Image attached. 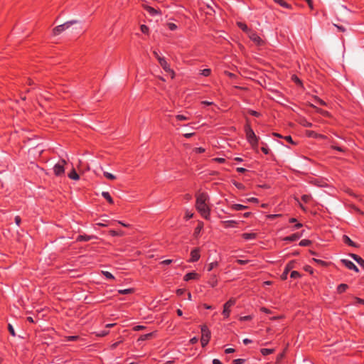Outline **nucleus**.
Segmentation results:
<instances>
[{
	"mask_svg": "<svg viewBox=\"0 0 364 364\" xmlns=\"http://www.w3.org/2000/svg\"><path fill=\"white\" fill-rule=\"evenodd\" d=\"M196 208L200 215L205 220L210 217V208L209 206L210 197L205 192H198L196 195Z\"/></svg>",
	"mask_w": 364,
	"mask_h": 364,
	"instance_id": "1",
	"label": "nucleus"
},
{
	"mask_svg": "<svg viewBox=\"0 0 364 364\" xmlns=\"http://www.w3.org/2000/svg\"><path fill=\"white\" fill-rule=\"evenodd\" d=\"M200 331H201V338H200L201 346H202V347H205L210 340L211 333L206 325H202L200 326Z\"/></svg>",
	"mask_w": 364,
	"mask_h": 364,
	"instance_id": "2",
	"label": "nucleus"
},
{
	"mask_svg": "<svg viewBox=\"0 0 364 364\" xmlns=\"http://www.w3.org/2000/svg\"><path fill=\"white\" fill-rule=\"evenodd\" d=\"M66 161L64 159L58 161L53 167V172L56 176H62L65 173V165Z\"/></svg>",
	"mask_w": 364,
	"mask_h": 364,
	"instance_id": "3",
	"label": "nucleus"
},
{
	"mask_svg": "<svg viewBox=\"0 0 364 364\" xmlns=\"http://www.w3.org/2000/svg\"><path fill=\"white\" fill-rule=\"evenodd\" d=\"M235 304V299H230L227 302H225L223 305V315L224 318H228L231 312V307L234 306Z\"/></svg>",
	"mask_w": 364,
	"mask_h": 364,
	"instance_id": "4",
	"label": "nucleus"
},
{
	"mask_svg": "<svg viewBox=\"0 0 364 364\" xmlns=\"http://www.w3.org/2000/svg\"><path fill=\"white\" fill-rule=\"evenodd\" d=\"M76 21H67L63 24L59 25L56 27H55L53 30V33L54 36H58L63 31H65L67 28H68L71 25L76 23Z\"/></svg>",
	"mask_w": 364,
	"mask_h": 364,
	"instance_id": "5",
	"label": "nucleus"
},
{
	"mask_svg": "<svg viewBox=\"0 0 364 364\" xmlns=\"http://www.w3.org/2000/svg\"><path fill=\"white\" fill-rule=\"evenodd\" d=\"M245 132L248 143L254 141H255V139H259L249 124H245Z\"/></svg>",
	"mask_w": 364,
	"mask_h": 364,
	"instance_id": "6",
	"label": "nucleus"
},
{
	"mask_svg": "<svg viewBox=\"0 0 364 364\" xmlns=\"http://www.w3.org/2000/svg\"><path fill=\"white\" fill-rule=\"evenodd\" d=\"M159 63L162 67V68L166 71V73H168L171 75V78H173L175 76L174 71L170 68L169 64L167 63L165 58H159Z\"/></svg>",
	"mask_w": 364,
	"mask_h": 364,
	"instance_id": "7",
	"label": "nucleus"
},
{
	"mask_svg": "<svg viewBox=\"0 0 364 364\" xmlns=\"http://www.w3.org/2000/svg\"><path fill=\"white\" fill-rule=\"evenodd\" d=\"M248 36L251 41H252L255 44L258 46H260L263 43V41L258 36V34L252 30L249 32Z\"/></svg>",
	"mask_w": 364,
	"mask_h": 364,
	"instance_id": "8",
	"label": "nucleus"
},
{
	"mask_svg": "<svg viewBox=\"0 0 364 364\" xmlns=\"http://www.w3.org/2000/svg\"><path fill=\"white\" fill-rule=\"evenodd\" d=\"M200 257V249L196 247L191 250V257L188 259L189 262H196L199 260Z\"/></svg>",
	"mask_w": 364,
	"mask_h": 364,
	"instance_id": "9",
	"label": "nucleus"
},
{
	"mask_svg": "<svg viewBox=\"0 0 364 364\" xmlns=\"http://www.w3.org/2000/svg\"><path fill=\"white\" fill-rule=\"evenodd\" d=\"M341 262L347 267L348 269L354 270L355 272H358L359 269L356 267V265L350 260L343 259H341Z\"/></svg>",
	"mask_w": 364,
	"mask_h": 364,
	"instance_id": "10",
	"label": "nucleus"
},
{
	"mask_svg": "<svg viewBox=\"0 0 364 364\" xmlns=\"http://www.w3.org/2000/svg\"><path fill=\"white\" fill-rule=\"evenodd\" d=\"M294 261H291L289 262V263L287 264L285 268H284V270L283 272V273L281 275V278L284 280L287 279V275L289 272V271L294 268Z\"/></svg>",
	"mask_w": 364,
	"mask_h": 364,
	"instance_id": "11",
	"label": "nucleus"
},
{
	"mask_svg": "<svg viewBox=\"0 0 364 364\" xmlns=\"http://www.w3.org/2000/svg\"><path fill=\"white\" fill-rule=\"evenodd\" d=\"M199 278H200V275L198 273H196L195 272H188L186 274H185V276L183 277V280L186 282H188L190 280H198V279H199Z\"/></svg>",
	"mask_w": 364,
	"mask_h": 364,
	"instance_id": "12",
	"label": "nucleus"
},
{
	"mask_svg": "<svg viewBox=\"0 0 364 364\" xmlns=\"http://www.w3.org/2000/svg\"><path fill=\"white\" fill-rule=\"evenodd\" d=\"M302 236V233L296 232L289 236L284 237L285 242H294L298 240Z\"/></svg>",
	"mask_w": 364,
	"mask_h": 364,
	"instance_id": "13",
	"label": "nucleus"
},
{
	"mask_svg": "<svg viewBox=\"0 0 364 364\" xmlns=\"http://www.w3.org/2000/svg\"><path fill=\"white\" fill-rule=\"evenodd\" d=\"M218 282V276L216 274H210V277H209V279L208 281V284L210 287H215L217 286Z\"/></svg>",
	"mask_w": 364,
	"mask_h": 364,
	"instance_id": "14",
	"label": "nucleus"
},
{
	"mask_svg": "<svg viewBox=\"0 0 364 364\" xmlns=\"http://www.w3.org/2000/svg\"><path fill=\"white\" fill-rule=\"evenodd\" d=\"M350 256L364 269V259L355 254H350Z\"/></svg>",
	"mask_w": 364,
	"mask_h": 364,
	"instance_id": "15",
	"label": "nucleus"
},
{
	"mask_svg": "<svg viewBox=\"0 0 364 364\" xmlns=\"http://www.w3.org/2000/svg\"><path fill=\"white\" fill-rule=\"evenodd\" d=\"M242 237L245 240H252L257 237V234L255 232H245L242 234Z\"/></svg>",
	"mask_w": 364,
	"mask_h": 364,
	"instance_id": "16",
	"label": "nucleus"
},
{
	"mask_svg": "<svg viewBox=\"0 0 364 364\" xmlns=\"http://www.w3.org/2000/svg\"><path fill=\"white\" fill-rule=\"evenodd\" d=\"M230 208L232 210H242L248 208V206L242 204H232L230 206Z\"/></svg>",
	"mask_w": 364,
	"mask_h": 364,
	"instance_id": "17",
	"label": "nucleus"
},
{
	"mask_svg": "<svg viewBox=\"0 0 364 364\" xmlns=\"http://www.w3.org/2000/svg\"><path fill=\"white\" fill-rule=\"evenodd\" d=\"M343 241L344 243L347 244L350 247H357L356 244L348 236L346 235L343 236Z\"/></svg>",
	"mask_w": 364,
	"mask_h": 364,
	"instance_id": "18",
	"label": "nucleus"
},
{
	"mask_svg": "<svg viewBox=\"0 0 364 364\" xmlns=\"http://www.w3.org/2000/svg\"><path fill=\"white\" fill-rule=\"evenodd\" d=\"M92 238H93V236L86 235H80L77 237V241H79V242H82V241L87 242V241H90V240H92Z\"/></svg>",
	"mask_w": 364,
	"mask_h": 364,
	"instance_id": "19",
	"label": "nucleus"
},
{
	"mask_svg": "<svg viewBox=\"0 0 364 364\" xmlns=\"http://www.w3.org/2000/svg\"><path fill=\"white\" fill-rule=\"evenodd\" d=\"M102 196L105 200H107L109 203L112 204L114 203V200H113L112 198L111 197V196H110L109 192L103 191L102 193Z\"/></svg>",
	"mask_w": 364,
	"mask_h": 364,
	"instance_id": "20",
	"label": "nucleus"
},
{
	"mask_svg": "<svg viewBox=\"0 0 364 364\" xmlns=\"http://www.w3.org/2000/svg\"><path fill=\"white\" fill-rule=\"evenodd\" d=\"M237 26L241 29L244 32L247 33V34L249 33V32L251 31V29H250L247 26L245 23H242V22H237Z\"/></svg>",
	"mask_w": 364,
	"mask_h": 364,
	"instance_id": "21",
	"label": "nucleus"
},
{
	"mask_svg": "<svg viewBox=\"0 0 364 364\" xmlns=\"http://www.w3.org/2000/svg\"><path fill=\"white\" fill-rule=\"evenodd\" d=\"M203 226H204L203 223L201 221H199L198 223V225L196 226V228H195V230H194V235L196 236H198L200 234V231L203 228Z\"/></svg>",
	"mask_w": 364,
	"mask_h": 364,
	"instance_id": "22",
	"label": "nucleus"
},
{
	"mask_svg": "<svg viewBox=\"0 0 364 364\" xmlns=\"http://www.w3.org/2000/svg\"><path fill=\"white\" fill-rule=\"evenodd\" d=\"M274 2L279 4L281 6L286 8V9H290L291 5L286 2L285 0H274Z\"/></svg>",
	"mask_w": 364,
	"mask_h": 364,
	"instance_id": "23",
	"label": "nucleus"
},
{
	"mask_svg": "<svg viewBox=\"0 0 364 364\" xmlns=\"http://www.w3.org/2000/svg\"><path fill=\"white\" fill-rule=\"evenodd\" d=\"M348 285L346 284H341L337 287V291L339 294L343 293L348 289Z\"/></svg>",
	"mask_w": 364,
	"mask_h": 364,
	"instance_id": "24",
	"label": "nucleus"
},
{
	"mask_svg": "<svg viewBox=\"0 0 364 364\" xmlns=\"http://www.w3.org/2000/svg\"><path fill=\"white\" fill-rule=\"evenodd\" d=\"M68 177L73 180H78L80 178L75 169H73L72 171L70 172Z\"/></svg>",
	"mask_w": 364,
	"mask_h": 364,
	"instance_id": "25",
	"label": "nucleus"
},
{
	"mask_svg": "<svg viewBox=\"0 0 364 364\" xmlns=\"http://www.w3.org/2000/svg\"><path fill=\"white\" fill-rule=\"evenodd\" d=\"M274 352V349H270V348H262L260 350V353H262V355L264 356H266V355H270L272 354V353Z\"/></svg>",
	"mask_w": 364,
	"mask_h": 364,
	"instance_id": "26",
	"label": "nucleus"
},
{
	"mask_svg": "<svg viewBox=\"0 0 364 364\" xmlns=\"http://www.w3.org/2000/svg\"><path fill=\"white\" fill-rule=\"evenodd\" d=\"M224 224H225V227H235V225L237 224V222L236 220H226L223 222Z\"/></svg>",
	"mask_w": 364,
	"mask_h": 364,
	"instance_id": "27",
	"label": "nucleus"
},
{
	"mask_svg": "<svg viewBox=\"0 0 364 364\" xmlns=\"http://www.w3.org/2000/svg\"><path fill=\"white\" fill-rule=\"evenodd\" d=\"M311 244V241L307 239L302 240L299 242V245L301 247H307Z\"/></svg>",
	"mask_w": 364,
	"mask_h": 364,
	"instance_id": "28",
	"label": "nucleus"
},
{
	"mask_svg": "<svg viewBox=\"0 0 364 364\" xmlns=\"http://www.w3.org/2000/svg\"><path fill=\"white\" fill-rule=\"evenodd\" d=\"M133 292V289H119L118 290V293L119 294H131Z\"/></svg>",
	"mask_w": 364,
	"mask_h": 364,
	"instance_id": "29",
	"label": "nucleus"
},
{
	"mask_svg": "<svg viewBox=\"0 0 364 364\" xmlns=\"http://www.w3.org/2000/svg\"><path fill=\"white\" fill-rule=\"evenodd\" d=\"M103 175H104V176L105 178H107L109 180H114V179H116V176L114 175H113L112 173H109V172H107V171H104L103 172Z\"/></svg>",
	"mask_w": 364,
	"mask_h": 364,
	"instance_id": "30",
	"label": "nucleus"
},
{
	"mask_svg": "<svg viewBox=\"0 0 364 364\" xmlns=\"http://www.w3.org/2000/svg\"><path fill=\"white\" fill-rule=\"evenodd\" d=\"M218 262H213L211 263H210L208 266V272H210L212 271L215 267H218Z\"/></svg>",
	"mask_w": 364,
	"mask_h": 364,
	"instance_id": "31",
	"label": "nucleus"
},
{
	"mask_svg": "<svg viewBox=\"0 0 364 364\" xmlns=\"http://www.w3.org/2000/svg\"><path fill=\"white\" fill-rule=\"evenodd\" d=\"M102 274L108 279H114V277L113 274L107 271H102Z\"/></svg>",
	"mask_w": 364,
	"mask_h": 364,
	"instance_id": "32",
	"label": "nucleus"
},
{
	"mask_svg": "<svg viewBox=\"0 0 364 364\" xmlns=\"http://www.w3.org/2000/svg\"><path fill=\"white\" fill-rule=\"evenodd\" d=\"M210 73H211V70L209 68H205V69L200 70V75H202L205 77L209 76L210 75Z\"/></svg>",
	"mask_w": 364,
	"mask_h": 364,
	"instance_id": "33",
	"label": "nucleus"
},
{
	"mask_svg": "<svg viewBox=\"0 0 364 364\" xmlns=\"http://www.w3.org/2000/svg\"><path fill=\"white\" fill-rule=\"evenodd\" d=\"M152 335H153V333H149L141 335L139 337V341H145L146 339H149V338H151L152 336Z\"/></svg>",
	"mask_w": 364,
	"mask_h": 364,
	"instance_id": "34",
	"label": "nucleus"
},
{
	"mask_svg": "<svg viewBox=\"0 0 364 364\" xmlns=\"http://www.w3.org/2000/svg\"><path fill=\"white\" fill-rule=\"evenodd\" d=\"M176 118L177 120H179V121H185V120L189 119V117L188 116H186L183 114H177L176 116Z\"/></svg>",
	"mask_w": 364,
	"mask_h": 364,
	"instance_id": "35",
	"label": "nucleus"
},
{
	"mask_svg": "<svg viewBox=\"0 0 364 364\" xmlns=\"http://www.w3.org/2000/svg\"><path fill=\"white\" fill-rule=\"evenodd\" d=\"M313 261L321 266H323V267H326L328 264V263L326 262L321 260V259H316V258H313Z\"/></svg>",
	"mask_w": 364,
	"mask_h": 364,
	"instance_id": "36",
	"label": "nucleus"
},
{
	"mask_svg": "<svg viewBox=\"0 0 364 364\" xmlns=\"http://www.w3.org/2000/svg\"><path fill=\"white\" fill-rule=\"evenodd\" d=\"M291 80L296 84V85H302V82H301V80L295 75H293L291 76Z\"/></svg>",
	"mask_w": 364,
	"mask_h": 364,
	"instance_id": "37",
	"label": "nucleus"
},
{
	"mask_svg": "<svg viewBox=\"0 0 364 364\" xmlns=\"http://www.w3.org/2000/svg\"><path fill=\"white\" fill-rule=\"evenodd\" d=\"M290 277L292 279H297L301 277V274L297 271H292L290 274Z\"/></svg>",
	"mask_w": 364,
	"mask_h": 364,
	"instance_id": "38",
	"label": "nucleus"
},
{
	"mask_svg": "<svg viewBox=\"0 0 364 364\" xmlns=\"http://www.w3.org/2000/svg\"><path fill=\"white\" fill-rule=\"evenodd\" d=\"M140 30L144 34H148L149 31V27L144 24L141 25Z\"/></svg>",
	"mask_w": 364,
	"mask_h": 364,
	"instance_id": "39",
	"label": "nucleus"
},
{
	"mask_svg": "<svg viewBox=\"0 0 364 364\" xmlns=\"http://www.w3.org/2000/svg\"><path fill=\"white\" fill-rule=\"evenodd\" d=\"M67 341H76L79 339L78 336H69L65 338Z\"/></svg>",
	"mask_w": 364,
	"mask_h": 364,
	"instance_id": "40",
	"label": "nucleus"
},
{
	"mask_svg": "<svg viewBox=\"0 0 364 364\" xmlns=\"http://www.w3.org/2000/svg\"><path fill=\"white\" fill-rule=\"evenodd\" d=\"M261 150L266 155L269 154L270 151L268 146L266 144H264V146L261 147Z\"/></svg>",
	"mask_w": 364,
	"mask_h": 364,
	"instance_id": "41",
	"label": "nucleus"
},
{
	"mask_svg": "<svg viewBox=\"0 0 364 364\" xmlns=\"http://www.w3.org/2000/svg\"><path fill=\"white\" fill-rule=\"evenodd\" d=\"M193 216V213L191 211L186 210L185 213L184 218L186 219V220H188L192 218Z\"/></svg>",
	"mask_w": 364,
	"mask_h": 364,
	"instance_id": "42",
	"label": "nucleus"
},
{
	"mask_svg": "<svg viewBox=\"0 0 364 364\" xmlns=\"http://www.w3.org/2000/svg\"><path fill=\"white\" fill-rule=\"evenodd\" d=\"M311 198V196L310 195H303L301 196V200L304 203H307Z\"/></svg>",
	"mask_w": 364,
	"mask_h": 364,
	"instance_id": "43",
	"label": "nucleus"
},
{
	"mask_svg": "<svg viewBox=\"0 0 364 364\" xmlns=\"http://www.w3.org/2000/svg\"><path fill=\"white\" fill-rule=\"evenodd\" d=\"M258 141H259V139H255V141H251L249 144L251 145V146L252 147L253 149L257 150V147H258Z\"/></svg>",
	"mask_w": 364,
	"mask_h": 364,
	"instance_id": "44",
	"label": "nucleus"
},
{
	"mask_svg": "<svg viewBox=\"0 0 364 364\" xmlns=\"http://www.w3.org/2000/svg\"><path fill=\"white\" fill-rule=\"evenodd\" d=\"M248 113L250 114H251L252 116H254V117H259L261 115L259 112H258L257 111H255V110H252V109H250L248 111Z\"/></svg>",
	"mask_w": 364,
	"mask_h": 364,
	"instance_id": "45",
	"label": "nucleus"
},
{
	"mask_svg": "<svg viewBox=\"0 0 364 364\" xmlns=\"http://www.w3.org/2000/svg\"><path fill=\"white\" fill-rule=\"evenodd\" d=\"M147 11H149V13L151 15H152V16H154V15H156V14H158L157 11H156L155 9H154V8H152V7H150V6H149V7L147 8Z\"/></svg>",
	"mask_w": 364,
	"mask_h": 364,
	"instance_id": "46",
	"label": "nucleus"
},
{
	"mask_svg": "<svg viewBox=\"0 0 364 364\" xmlns=\"http://www.w3.org/2000/svg\"><path fill=\"white\" fill-rule=\"evenodd\" d=\"M167 26H168V29L171 31H175L177 29V26L173 23H168L167 24Z\"/></svg>",
	"mask_w": 364,
	"mask_h": 364,
	"instance_id": "47",
	"label": "nucleus"
},
{
	"mask_svg": "<svg viewBox=\"0 0 364 364\" xmlns=\"http://www.w3.org/2000/svg\"><path fill=\"white\" fill-rule=\"evenodd\" d=\"M8 329H9V333H11V335L12 336H16V333H15L14 328V327L12 326L11 324L9 323L8 325Z\"/></svg>",
	"mask_w": 364,
	"mask_h": 364,
	"instance_id": "48",
	"label": "nucleus"
},
{
	"mask_svg": "<svg viewBox=\"0 0 364 364\" xmlns=\"http://www.w3.org/2000/svg\"><path fill=\"white\" fill-rule=\"evenodd\" d=\"M252 318V316H250V315H248V316H241L240 318V320L242 321H250Z\"/></svg>",
	"mask_w": 364,
	"mask_h": 364,
	"instance_id": "49",
	"label": "nucleus"
},
{
	"mask_svg": "<svg viewBox=\"0 0 364 364\" xmlns=\"http://www.w3.org/2000/svg\"><path fill=\"white\" fill-rule=\"evenodd\" d=\"M205 149L203 148V147H197V148H195L194 149V152L196 153V154H202L203 152H205Z\"/></svg>",
	"mask_w": 364,
	"mask_h": 364,
	"instance_id": "50",
	"label": "nucleus"
},
{
	"mask_svg": "<svg viewBox=\"0 0 364 364\" xmlns=\"http://www.w3.org/2000/svg\"><path fill=\"white\" fill-rule=\"evenodd\" d=\"M245 360L242 358H237L233 360V364H243L245 363Z\"/></svg>",
	"mask_w": 364,
	"mask_h": 364,
	"instance_id": "51",
	"label": "nucleus"
},
{
	"mask_svg": "<svg viewBox=\"0 0 364 364\" xmlns=\"http://www.w3.org/2000/svg\"><path fill=\"white\" fill-rule=\"evenodd\" d=\"M236 262L240 265H245L249 262V260L247 259H237Z\"/></svg>",
	"mask_w": 364,
	"mask_h": 364,
	"instance_id": "52",
	"label": "nucleus"
},
{
	"mask_svg": "<svg viewBox=\"0 0 364 364\" xmlns=\"http://www.w3.org/2000/svg\"><path fill=\"white\" fill-rule=\"evenodd\" d=\"M108 333H109V331H108L103 330V331H101L98 332L97 335L98 336H101V337H102V336H107Z\"/></svg>",
	"mask_w": 364,
	"mask_h": 364,
	"instance_id": "53",
	"label": "nucleus"
},
{
	"mask_svg": "<svg viewBox=\"0 0 364 364\" xmlns=\"http://www.w3.org/2000/svg\"><path fill=\"white\" fill-rule=\"evenodd\" d=\"M315 101H316V102H317L320 105L325 106L326 105V102L323 100H321V99H320L318 97H316L315 98Z\"/></svg>",
	"mask_w": 364,
	"mask_h": 364,
	"instance_id": "54",
	"label": "nucleus"
},
{
	"mask_svg": "<svg viewBox=\"0 0 364 364\" xmlns=\"http://www.w3.org/2000/svg\"><path fill=\"white\" fill-rule=\"evenodd\" d=\"M173 262V260L172 259H165V260H163L160 262L161 264H164V265H168V264H171L172 262Z\"/></svg>",
	"mask_w": 364,
	"mask_h": 364,
	"instance_id": "55",
	"label": "nucleus"
},
{
	"mask_svg": "<svg viewBox=\"0 0 364 364\" xmlns=\"http://www.w3.org/2000/svg\"><path fill=\"white\" fill-rule=\"evenodd\" d=\"M213 160L220 164H223L225 161L224 158H214Z\"/></svg>",
	"mask_w": 364,
	"mask_h": 364,
	"instance_id": "56",
	"label": "nucleus"
},
{
	"mask_svg": "<svg viewBox=\"0 0 364 364\" xmlns=\"http://www.w3.org/2000/svg\"><path fill=\"white\" fill-rule=\"evenodd\" d=\"M331 149L337 150V151H341V152L344 151L343 149L341 148V146H335V145H331Z\"/></svg>",
	"mask_w": 364,
	"mask_h": 364,
	"instance_id": "57",
	"label": "nucleus"
},
{
	"mask_svg": "<svg viewBox=\"0 0 364 364\" xmlns=\"http://www.w3.org/2000/svg\"><path fill=\"white\" fill-rule=\"evenodd\" d=\"M284 139L287 141H288V142H289V143H291V144H294V141L292 140V138H291V136H289H289H284Z\"/></svg>",
	"mask_w": 364,
	"mask_h": 364,
	"instance_id": "58",
	"label": "nucleus"
},
{
	"mask_svg": "<svg viewBox=\"0 0 364 364\" xmlns=\"http://www.w3.org/2000/svg\"><path fill=\"white\" fill-rule=\"evenodd\" d=\"M153 54H154V57L158 60V61H159V58H164V57L160 56L159 52L156 50H154Z\"/></svg>",
	"mask_w": 364,
	"mask_h": 364,
	"instance_id": "59",
	"label": "nucleus"
},
{
	"mask_svg": "<svg viewBox=\"0 0 364 364\" xmlns=\"http://www.w3.org/2000/svg\"><path fill=\"white\" fill-rule=\"evenodd\" d=\"M235 351V350L234 348H226V349L225 350V353L226 354L232 353H234Z\"/></svg>",
	"mask_w": 364,
	"mask_h": 364,
	"instance_id": "60",
	"label": "nucleus"
},
{
	"mask_svg": "<svg viewBox=\"0 0 364 364\" xmlns=\"http://www.w3.org/2000/svg\"><path fill=\"white\" fill-rule=\"evenodd\" d=\"M247 200L248 202H252V203H258L259 202V200L255 197L249 198L247 199Z\"/></svg>",
	"mask_w": 364,
	"mask_h": 364,
	"instance_id": "61",
	"label": "nucleus"
},
{
	"mask_svg": "<svg viewBox=\"0 0 364 364\" xmlns=\"http://www.w3.org/2000/svg\"><path fill=\"white\" fill-rule=\"evenodd\" d=\"M14 220H15L16 224L18 226H19L21 224V219L20 216H18V215L16 216Z\"/></svg>",
	"mask_w": 364,
	"mask_h": 364,
	"instance_id": "62",
	"label": "nucleus"
},
{
	"mask_svg": "<svg viewBox=\"0 0 364 364\" xmlns=\"http://www.w3.org/2000/svg\"><path fill=\"white\" fill-rule=\"evenodd\" d=\"M198 338L197 337H193L190 339V343L191 344H196V343H198Z\"/></svg>",
	"mask_w": 364,
	"mask_h": 364,
	"instance_id": "63",
	"label": "nucleus"
},
{
	"mask_svg": "<svg viewBox=\"0 0 364 364\" xmlns=\"http://www.w3.org/2000/svg\"><path fill=\"white\" fill-rule=\"evenodd\" d=\"M213 364H223L222 362L217 358L213 360Z\"/></svg>",
	"mask_w": 364,
	"mask_h": 364,
	"instance_id": "64",
	"label": "nucleus"
}]
</instances>
